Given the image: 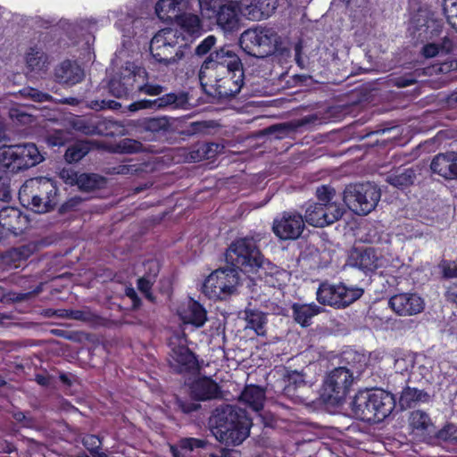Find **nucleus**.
<instances>
[{
  "instance_id": "412c9836",
  "label": "nucleus",
  "mask_w": 457,
  "mask_h": 457,
  "mask_svg": "<svg viewBox=\"0 0 457 457\" xmlns=\"http://www.w3.org/2000/svg\"><path fill=\"white\" fill-rule=\"evenodd\" d=\"M430 169L433 173L445 179H457V153L447 152L436 154L430 163Z\"/></svg>"
},
{
  "instance_id": "37998d69",
  "label": "nucleus",
  "mask_w": 457,
  "mask_h": 457,
  "mask_svg": "<svg viewBox=\"0 0 457 457\" xmlns=\"http://www.w3.org/2000/svg\"><path fill=\"white\" fill-rule=\"evenodd\" d=\"M28 256L29 251L26 248L12 249L3 255L2 265L7 270L19 268Z\"/></svg>"
},
{
  "instance_id": "e433bc0d",
  "label": "nucleus",
  "mask_w": 457,
  "mask_h": 457,
  "mask_svg": "<svg viewBox=\"0 0 457 457\" xmlns=\"http://www.w3.org/2000/svg\"><path fill=\"white\" fill-rule=\"evenodd\" d=\"M176 102V96L173 94H168L154 100H139L129 104V109L136 112L141 109H161Z\"/></svg>"
},
{
  "instance_id": "680f3d73",
  "label": "nucleus",
  "mask_w": 457,
  "mask_h": 457,
  "mask_svg": "<svg viewBox=\"0 0 457 457\" xmlns=\"http://www.w3.org/2000/svg\"><path fill=\"white\" fill-rule=\"evenodd\" d=\"M67 316L73 320H82V321H87V322L93 320V315L87 310H71L69 312V314Z\"/></svg>"
},
{
  "instance_id": "c756f323",
  "label": "nucleus",
  "mask_w": 457,
  "mask_h": 457,
  "mask_svg": "<svg viewBox=\"0 0 457 457\" xmlns=\"http://www.w3.org/2000/svg\"><path fill=\"white\" fill-rule=\"evenodd\" d=\"M245 320L247 328L253 329L258 336H266L268 319L263 312L247 309L245 311Z\"/></svg>"
},
{
  "instance_id": "9d476101",
  "label": "nucleus",
  "mask_w": 457,
  "mask_h": 457,
  "mask_svg": "<svg viewBox=\"0 0 457 457\" xmlns=\"http://www.w3.org/2000/svg\"><path fill=\"white\" fill-rule=\"evenodd\" d=\"M353 382V370L338 367L331 370L323 384L322 396L331 403H339L347 395Z\"/></svg>"
},
{
  "instance_id": "3c124183",
  "label": "nucleus",
  "mask_w": 457,
  "mask_h": 457,
  "mask_svg": "<svg viewBox=\"0 0 457 457\" xmlns=\"http://www.w3.org/2000/svg\"><path fill=\"white\" fill-rule=\"evenodd\" d=\"M73 128L86 135H96L101 134L102 130L99 125L96 124L90 120L83 118H75L72 120Z\"/></svg>"
},
{
  "instance_id": "a19ab883",
  "label": "nucleus",
  "mask_w": 457,
  "mask_h": 457,
  "mask_svg": "<svg viewBox=\"0 0 457 457\" xmlns=\"http://www.w3.org/2000/svg\"><path fill=\"white\" fill-rule=\"evenodd\" d=\"M182 0H159L155 5V12L161 20H169L179 16V5Z\"/></svg>"
},
{
  "instance_id": "bb28decb",
  "label": "nucleus",
  "mask_w": 457,
  "mask_h": 457,
  "mask_svg": "<svg viewBox=\"0 0 457 457\" xmlns=\"http://www.w3.org/2000/svg\"><path fill=\"white\" fill-rule=\"evenodd\" d=\"M439 23L430 18L428 13L421 12L418 15L416 20V32L417 38L420 41H425L433 38L437 36L440 29Z\"/></svg>"
},
{
  "instance_id": "423d86ee",
  "label": "nucleus",
  "mask_w": 457,
  "mask_h": 457,
  "mask_svg": "<svg viewBox=\"0 0 457 457\" xmlns=\"http://www.w3.org/2000/svg\"><path fill=\"white\" fill-rule=\"evenodd\" d=\"M226 260L245 272L263 270V257L252 238H240L233 242L227 250Z\"/></svg>"
},
{
  "instance_id": "58836bf2",
  "label": "nucleus",
  "mask_w": 457,
  "mask_h": 457,
  "mask_svg": "<svg viewBox=\"0 0 457 457\" xmlns=\"http://www.w3.org/2000/svg\"><path fill=\"white\" fill-rule=\"evenodd\" d=\"M205 442L196 438H184L177 445H170V452L173 457H187V453L195 448H203Z\"/></svg>"
},
{
  "instance_id": "393cba45",
  "label": "nucleus",
  "mask_w": 457,
  "mask_h": 457,
  "mask_svg": "<svg viewBox=\"0 0 457 457\" xmlns=\"http://www.w3.org/2000/svg\"><path fill=\"white\" fill-rule=\"evenodd\" d=\"M54 75L58 82L72 86L82 80L84 71L77 63L64 61L55 69Z\"/></svg>"
},
{
  "instance_id": "1a4fd4ad",
  "label": "nucleus",
  "mask_w": 457,
  "mask_h": 457,
  "mask_svg": "<svg viewBox=\"0 0 457 457\" xmlns=\"http://www.w3.org/2000/svg\"><path fill=\"white\" fill-rule=\"evenodd\" d=\"M238 283V272L235 268L218 269L205 279L203 293L210 299H223L235 291Z\"/></svg>"
},
{
  "instance_id": "6ab92c4d",
  "label": "nucleus",
  "mask_w": 457,
  "mask_h": 457,
  "mask_svg": "<svg viewBox=\"0 0 457 457\" xmlns=\"http://www.w3.org/2000/svg\"><path fill=\"white\" fill-rule=\"evenodd\" d=\"M169 362L179 373L194 370L197 365L195 354L184 345H176L173 341L170 342Z\"/></svg>"
},
{
  "instance_id": "6e6552de",
  "label": "nucleus",
  "mask_w": 457,
  "mask_h": 457,
  "mask_svg": "<svg viewBox=\"0 0 457 457\" xmlns=\"http://www.w3.org/2000/svg\"><path fill=\"white\" fill-rule=\"evenodd\" d=\"M381 194L380 190L370 182L349 185L343 194V200L347 207L359 215H367L377 206Z\"/></svg>"
},
{
  "instance_id": "4468645a",
  "label": "nucleus",
  "mask_w": 457,
  "mask_h": 457,
  "mask_svg": "<svg viewBox=\"0 0 457 457\" xmlns=\"http://www.w3.org/2000/svg\"><path fill=\"white\" fill-rule=\"evenodd\" d=\"M316 196L322 205L325 226L337 221L344 214V207L337 203L336 190L330 186H320L316 189Z\"/></svg>"
},
{
  "instance_id": "09e8293b",
  "label": "nucleus",
  "mask_w": 457,
  "mask_h": 457,
  "mask_svg": "<svg viewBox=\"0 0 457 457\" xmlns=\"http://www.w3.org/2000/svg\"><path fill=\"white\" fill-rule=\"evenodd\" d=\"M410 423L413 428L422 431L430 432V428H432V423L428 415L422 411H412L410 418Z\"/></svg>"
},
{
  "instance_id": "4be33fe9",
  "label": "nucleus",
  "mask_w": 457,
  "mask_h": 457,
  "mask_svg": "<svg viewBox=\"0 0 457 457\" xmlns=\"http://www.w3.org/2000/svg\"><path fill=\"white\" fill-rule=\"evenodd\" d=\"M178 312L184 323L194 325L196 328L204 326L207 320L206 311L193 299L185 302L179 307Z\"/></svg>"
},
{
  "instance_id": "4d7b16f0",
  "label": "nucleus",
  "mask_w": 457,
  "mask_h": 457,
  "mask_svg": "<svg viewBox=\"0 0 457 457\" xmlns=\"http://www.w3.org/2000/svg\"><path fill=\"white\" fill-rule=\"evenodd\" d=\"M169 127V120L165 117L150 118L144 122L145 129L151 132L166 131Z\"/></svg>"
},
{
  "instance_id": "ea45409f",
  "label": "nucleus",
  "mask_w": 457,
  "mask_h": 457,
  "mask_svg": "<svg viewBox=\"0 0 457 457\" xmlns=\"http://www.w3.org/2000/svg\"><path fill=\"white\" fill-rule=\"evenodd\" d=\"M428 397L424 391L408 386L402 392L399 403L403 409L411 408L415 403L426 401Z\"/></svg>"
},
{
  "instance_id": "6e6d98bb",
  "label": "nucleus",
  "mask_w": 457,
  "mask_h": 457,
  "mask_svg": "<svg viewBox=\"0 0 457 457\" xmlns=\"http://www.w3.org/2000/svg\"><path fill=\"white\" fill-rule=\"evenodd\" d=\"M431 378L430 367L421 362L420 359L417 358L415 368L411 371V381H420L422 379L429 380Z\"/></svg>"
},
{
  "instance_id": "2eb2a0df",
  "label": "nucleus",
  "mask_w": 457,
  "mask_h": 457,
  "mask_svg": "<svg viewBox=\"0 0 457 457\" xmlns=\"http://www.w3.org/2000/svg\"><path fill=\"white\" fill-rule=\"evenodd\" d=\"M388 259L374 248L355 250L350 257V264L364 271L387 267Z\"/></svg>"
},
{
  "instance_id": "f257e3e1",
  "label": "nucleus",
  "mask_w": 457,
  "mask_h": 457,
  "mask_svg": "<svg viewBox=\"0 0 457 457\" xmlns=\"http://www.w3.org/2000/svg\"><path fill=\"white\" fill-rule=\"evenodd\" d=\"M210 424L215 438L229 446L238 445L248 437L252 421L244 410L222 404L214 410Z\"/></svg>"
},
{
  "instance_id": "e2e57ef3",
  "label": "nucleus",
  "mask_w": 457,
  "mask_h": 457,
  "mask_svg": "<svg viewBox=\"0 0 457 457\" xmlns=\"http://www.w3.org/2000/svg\"><path fill=\"white\" fill-rule=\"evenodd\" d=\"M121 148L126 153H137L142 151L143 145L138 141L126 138L121 142Z\"/></svg>"
},
{
  "instance_id": "8fccbe9b",
  "label": "nucleus",
  "mask_w": 457,
  "mask_h": 457,
  "mask_svg": "<svg viewBox=\"0 0 457 457\" xmlns=\"http://www.w3.org/2000/svg\"><path fill=\"white\" fill-rule=\"evenodd\" d=\"M316 120H317L316 115H308V116H305L298 120L276 125L273 127V129L275 131H278L280 133L295 131V129H297L300 127L305 126L310 123H313Z\"/></svg>"
},
{
  "instance_id": "f03ea898",
  "label": "nucleus",
  "mask_w": 457,
  "mask_h": 457,
  "mask_svg": "<svg viewBox=\"0 0 457 457\" xmlns=\"http://www.w3.org/2000/svg\"><path fill=\"white\" fill-rule=\"evenodd\" d=\"M150 52L159 63L174 67L189 55L190 47L186 42V35L177 29L165 28L152 38Z\"/></svg>"
},
{
  "instance_id": "cd10ccee",
  "label": "nucleus",
  "mask_w": 457,
  "mask_h": 457,
  "mask_svg": "<svg viewBox=\"0 0 457 457\" xmlns=\"http://www.w3.org/2000/svg\"><path fill=\"white\" fill-rule=\"evenodd\" d=\"M240 401L254 411L262 409L265 401L264 390L257 386H247L240 395Z\"/></svg>"
},
{
  "instance_id": "72a5a7b5",
  "label": "nucleus",
  "mask_w": 457,
  "mask_h": 457,
  "mask_svg": "<svg viewBox=\"0 0 457 457\" xmlns=\"http://www.w3.org/2000/svg\"><path fill=\"white\" fill-rule=\"evenodd\" d=\"M177 26L187 35H199L202 30L201 20L196 14L182 13L176 16Z\"/></svg>"
},
{
  "instance_id": "49530a36",
  "label": "nucleus",
  "mask_w": 457,
  "mask_h": 457,
  "mask_svg": "<svg viewBox=\"0 0 457 457\" xmlns=\"http://www.w3.org/2000/svg\"><path fill=\"white\" fill-rule=\"evenodd\" d=\"M224 145L218 143H206L200 145L195 152L194 159H212L223 152Z\"/></svg>"
},
{
  "instance_id": "338daca9",
  "label": "nucleus",
  "mask_w": 457,
  "mask_h": 457,
  "mask_svg": "<svg viewBox=\"0 0 457 457\" xmlns=\"http://www.w3.org/2000/svg\"><path fill=\"white\" fill-rule=\"evenodd\" d=\"M440 53L439 45L435 43H429L423 46L422 54L426 58H432L436 56Z\"/></svg>"
},
{
  "instance_id": "2f4dec72",
  "label": "nucleus",
  "mask_w": 457,
  "mask_h": 457,
  "mask_svg": "<svg viewBox=\"0 0 457 457\" xmlns=\"http://www.w3.org/2000/svg\"><path fill=\"white\" fill-rule=\"evenodd\" d=\"M261 279L271 287H282L287 284L290 279V274L285 270H279L276 267H271L268 272L263 267L262 271H255Z\"/></svg>"
},
{
  "instance_id": "b1692460",
  "label": "nucleus",
  "mask_w": 457,
  "mask_h": 457,
  "mask_svg": "<svg viewBox=\"0 0 457 457\" xmlns=\"http://www.w3.org/2000/svg\"><path fill=\"white\" fill-rule=\"evenodd\" d=\"M27 223V219L20 210L6 206L0 210V235L4 232H12L17 234V231L22 229V226Z\"/></svg>"
},
{
  "instance_id": "0eeeda50",
  "label": "nucleus",
  "mask_w": 457,
  "mask_h": 457,
  "mask_svg": "<svg viewBox=\"0 0 457 457\" xmlns=\"http://www.w3.org/2000/svg\"><path fill=\"white\" fill-rule=\"evenodd\" d=\"M278 40V36L272 29L258 27L244 31L239 44L246 54L263 58L276 51Z\"/></svg>"
},
{
  "instance_id": "0e129e2a",
  "label": "nucleus",
  "mask_w": 457,
  "mask_h": 457,
  "mask_svg": "<svg viewBox=\"0 0 457 457\" xmlns=\"http://www.w3.org/2000/svg\"><path fill=\"white\" fill-rule=\"evenodd\" d=\"M441 267L445 278H457V261L445 262L442 263Z\"/></svg>"
},
{
  "instance_id": "dca6fc26",
  "label": "nucleus",
  "mask_w": 457,
  "mask_h": 457,
  "mask_svg": "<svg viewBox=\"0 0 457 457\" xmlns=\"http://www.w3.org/2000/svg\"><path fill=\"white\" fill-rule=\"evenodd\" d=\"M392 310L401 316H411L420 313L424 309L423 299L416 294L402 293L389 299Z\"/></svg>"
},
{
  "instance_id": "39448f33",
  "label": "nucleus",
  "mask_w": 457,
  "mask_h": 457,
  "mask_svg": "<svg viewBox=\"0 0 457 457\" xmlns=\"http://www.w3.org/2000/svg\"><path fill=\"white\" fill-rule=\"evenodd\" d=\"M238 69H243L241 59L231 46H224L212 52L204 60L198 77L199 80L202 79H216L219 76L229 74Z\"/></svg>"
},
{
  "instance_id": "a211bd4d",
  "label": "nucleus",
  "mask_w": 457,
  "mask_h": 457,
  "mask_svg": "<svg viewBox=\"0 0 457 457\" xmlns=\"http://www.w3.org/2000/svg\"><path fill=\"white\" fill-rule=\"evenodd\" d=\"M239 13L238 1H228L212 19H215L218 27L225 33H232L240 29Z\"/></svg>"
},
{
  "instance_id": "c03bdc74",
  "label": "nucleus",
  "mask_w": 457,
  "mask_h": 457,
  "mask_svg": "<svg viewBox=\"0 0 457 457\" xmlns=\"http://www.w3.org/2000/svg\"><path fill=\"white\" fill-rule=\"evenodd\" d=\"M438 443L445 444L447 447L454 450L457 446V426L448 424L436 434Z\"/></svg>"
},
{
  "instance_id": "69168bd1",
  "label": "nucleus",
  "mask_w": 457,
  "mask_h": 457,
  "mask_svg": "<svg viewBox=\"0 0 457 457\" xmlns=\"http://www.w3.org/2000/svg\"><path fill=\"white\" fill-rule=\"evenodd\" d=\"M138 90L149 96H159L162 93L163 87L157 84L146 83L138 87Z\"/></svg>"
},
{
  "instance_id": "9b49d317",
  "label": "nucleus",
  "mask_w": 457,
  "mask_h": 457,
  "mask_svg": "<svg viewBox=\"0 0 457 457\" xmlns=\"http://www.w3.org/2000/svg\"><path fill=\"white\" fill-rule=\"evenodd\" d=\"M363 295L360 287H347L344 284L331 285L323 283L317 291L320 303L337 308L345 307Z\"/></svg>"
},
{
  "instance_id": "5fc2aeb1",
  "label": "nucleus",
  "mask_w": 457,
  "mask_h": 457,
  "mask_svg": "<svg viewBox=\"0 0 457 457\" xmlns=\"http://www.w3.org/2000/svg\"><path fill=\"white\" fill-rule=\"evenodd\" d=\"M443 11L448 23L457 31V0H444Z\"/></svg>"
},
{
  "instance_id": "c85d7f7f",
  "label": "nucleus",
  "mask_w": 457,
  "mask_h": 457,
  "mask_svg": "<svg viewBox=\"0 0 457 457\" xmlns=\"http://www.w3.org/2000/svg\"><path fill=\"white\" fill-rule=\"evenodd\" d=\"M27 68L32 71H41L49 64L47 54L39 46H30L25 54Z\"/></svg>"
},
{
  "instance_id": "7c9ffc66",
  "label": "nucleus",
  "mask_w": 457,
  "mask_h": 457,
  "mask_svg": "<svg viewBox=\"0 0 457 457\" xmlns=\"http://www.w3.org/2000/svg\"><path fill=\"white\" fill-rule=\"evenodd\" d=\"M295 320L303 327L311 324V320L321 312V308L314 303H294L292 306Z\"/></svg>"
},
{
  "instance_id": "ddd939ff",
  "label": "nucleus",
  "mask_w": 457,
  "mask_h": 457,
  "mask_svg": "<svg viewBox=\"0 0 457 457\" xmlns=\"http://www.w3.org/2000/svg\"><path fill=\"white\" fill-rule=\"evenodd\" d=\"M303 217L295 212H284L274 220L272 229L274 234L282 240L298 238L304 229Z\"/></svg>"
},
{
  "instance_id": "de8ad7c7",
  "label": "nucleus",
  "mask_w": 457,
  "mask_h": 457,
  "mask_svg": "<svg viewBox=\"0 0 457 457\" xmlns=\"http://www.w3.org/2000/svg\"><path fill=\"white\" fill-rule=\"evenodd\" d=\"M103 179L96 174H79L76 185L80 190L90 191L100 187Z\"/></svg>"
},
{
  "instance_id": "052dcab7",
  "label": "nucleus",
  "mask_w": 457,
  "mask_h": 457,
  "mask_svg": "<svg viewBox=\"0 0 457 457\" xmlns=\"http://www.w3.org/2000/svg\"><path fill=\"white\" fill-rule=\"evenodd\" d=\"M79 174L71 168H63L59 172L60 179L67 185H76Z\"/></svg>"
},
{
  "instance_id": "13d9d810",
  "label": "nucleus",
  "mask_w": 457,
  "mask_h": 457,
  "mask_svg": "<svg viewBox=\"0 0 457 457\" xmlns=\"http://www.w3.org/2000/svg\"><path fill=\"white\" fill-rule=\"evenodd\" d=\"M21 95L34 102L43 103L52 100V96L33 87H27L21 91Z\"/></svg>"
},
{
  "instance_id": "4c0bfd02",
  "label": "nucleus",
  "mask_w": 457,
  "mask_h": 457,
  "mask_svg": "<svg viewBox=\"0 0 457 457\" xmlns=\"http://www.w3.org/2000/svg\"><path fill=\"white\" fill-rule=\"evenodd\" d=\"M320 201L308 204L304 212V221L318 228L325 227L324 213Z\"/></svg>"
},
{
  "instance_id": "a878e982",
  "label": "nucleus",
  "mask_w": 457,
  "mask_h": 457,
  "mask_svg": "<svg viewBox=\"0 0 457 457\" xmlns=\"http://www.w3.org/2000/svg\"><path fill=\"white\" fill-rule=\"evenodd\" d=\"M191 395L200 401L211 400L219 396V386L210 378L195 380L190 386Z\"/></svg>"
},
{
  "instance_id": "aec40b11",
  "label": "nucleus",
  "mask_w": 457,
  "mask_h": 457,
  "mask_svg": "<svg viewBox=\"0 0 457 457\" xmlns=\"http://www.w3.org/2000/svg\"><path fill=\"white\" fill-rule=\"evenodd\" d=\"M373 414L371 422H379L385 420L395 409V400L394 395L382 389L371 390Z\"/></svg>"
},
{
  "instance_id": "864d4df0",
  "label": "nucleus",
  "mask_w": 457,
  "mask_h": 457,
  "mask_svg": "<svg viewBox=\"0 0 457 457\" xmlns=\"http://www.w3.org/2000/svg\"><path fill=\"white\" fill-rule=\"evenodd\" d=\"M82 444L94 457H108L105 453L100 451L102 441L97 436H85L82 439Z\"/></svg>"
},
{
  "instance_id": "20e7f679",
  "label": "nucleus",
  "mask_w": 457,
  "mask_h": 457,
  "mask_svg": "<svg viewBox=\"0 0 457 457\" xmlns=\"http://www.w3.org/2000/svg\"><path fill=\"white\" fill-rule=\"evenodd\" d=\"M44 157L33 143L0 146V179L7 174L28 170L43 162Z\"/></svg>"
},
{
  "instance_id": "f3484780",
  "label": "nucleus",
  "mask_w": 457,
  "mask_h": 457,
  "mask_svg": "<svg viewBox=\"0 0 457 457\" xmlns=\"http://www.w3.org/2000/svg\"><path fill=\"white\" fill-rule=\"evenodd\" d=\"M238 3L240 14L252 21L266 19L277 8V0H238Z\"/></svg>"
},
{
  "instance_id": "a18cd8bd",
  "label": "nucleus",
  "mask_w": 457,
  "mask_h": 457,
  "mask_svg": "<svg viewBox=\"0 0 457 457\" xmlns=\"http://www.w3.org/2000/svg\"><path fill=\"white\" fill-rule=\"evenodd\" d=\"M90 150L88 142L79 141L69 146L65 152V160L68 162H76L81 160Z\"/></svg>"
},
{
  "instance_id": "5701e85b",
  "label": "nucleus",
  "mask_w": 457,
  "mask_h": 457,
  "mask_svg": "<svg viewBox=\"0 0 457 457\" xmlns=\"http://www.w3.org/2000/svg\"><path fill=\"white\" fill-rule=\"evenodd\" d=\"M350 406L352 413L356 419L371 422L373 414L371 390L357 393L352 400Z\"/></svg>"
},
{
  "instance_id": "7ed1b4c3",
  "label": "nucleus",
  "mask_w": 457,
  "mask_h": 457,
  "mask_svg": "<svg viewBox=\"0 0 457 457\" xmlns=\"http://www.w3.org/2000/svg\"><path fill=\"white\" fill-rule=\"evenodd\" d=\"M21 202L37 213L51 211L57 204V188L50 179L40 177L27 180L19 191Z\"/></svg>"
},
{
  "instance_id": "603ef678",
  "label": "nucleus",
  "mask_w": 457,
  "mask_h": 457,
  "mask_svg": "<svg viewBox=\"0 0 457 457\" xmlns=\"http://www.w3.org/2000/svg\"><path fill=\"white\" fill-rule=\"evenodd\" d=\"M203 17L212 19L215 13L226 4L225 0H198Z\"/></svg>"
},
{
  "instance_id": "bf43d9fd",
  "label": "nucleus",
  "mask_w": 457,
  "mask_h": 457,
  "mask_svg": "<svg viewBox=\"0 0 457 457\" xmlns=\"http://www.w3.org/2000/svg\"><path fill=\"white\" fill-rule=\"evenodd\" d=\"M216 41L217 39L214 36H208L196 46L195 54L199 56L206 54L214 46Z\"/></svg>"
},
{
  "instance_id": "473e14b6",
  "label": "nucleus",
  "mask_w": 457,
  "mask_h": 457,
  "mask_svg": "<svg viewBox=\"0 0 457 457\" xmlns=\"http://www.w3.org/2000/svg\"><path fill=\"white\" fill-rule=\"evenodd\" d=\"M417 363V355L411 352H396L394 360V369L396 373L408 376L410 378L411 371Z\"/></svg>"
},
{
  "instance_id": "79ce46f5",
  "label": "nucleus",
  "mask_w": 457,
  "mask_h": 457,
  "mask_svg": "<svg viewBox=\"0 0 457 457\" xmlns=\"http://www.w3.org/2000/svg\"><path fill=\"white\" fill-rule=\"evenodd\" d=\"M146 265L148 266V272L137 279V287L146 297H150V289L159 269L157 262L154 260L147 261Z\"/></svg>"
},
{
  "instance_id": "f8f14e48",
  "label": "nucleus",
  "mask_w": 457,
  "mask_h": 457,
  "mask_svg": "<svg viewBox=\"0 0 457 457\" xmlns=\"http://www.w3.org/2000/svg\"><path fill=\"white\" fill-rule=\"evenodd\" d=\"M244 70L238 69L229 74L219 76L211 81V79L200 80L203 88L210 95L220 98H228L238 94L244 85Z\"/></svg>"
},
{
  "instance_id": "c9c22d12",
  "label": "nucleus",
  "mask_w": 457,
  "mask_h": 457,
  "mask_svg": "<svg viewBox=\"0 0 457 457\" xmlns=\"http://www.w3.org/2000/svg\"><path fill=\"white\" fill-rule=\"evenodd\" d=\"M134 81L133 71L129 70V74L121 78H113L109 82L110 93L118 98L127 96L131 90Z\"/></svg>"
},
{
  "instance_id": "f704fd0d",
  "label": "nucleus",
  "mask_w": 457,
  "mask_h": 457,
  "mask_svg": "<svg viewBox=\"0 0 457 457\" xmlns=\"http://www.w3.org/2000/svg\"><path fill=\"white\" fill-rule=\"evenodd\" d=\"M416 179V170L413 168L398 169L387 176L386 181L398 188H403L413 184Z\"/></svg>"
},
{
  "instance_id": "774afa93",
  "label": "nucleus",
  "mask_w": 457,
  "mask_h": 457,
  "mask_svg": "<svg viewBox=\"0 0 457 457\" xmlns=\"http://www.w3.org/2000/svg\"><path fill=\"white\" fill-rule=\"evenodd\" d=\"M117 105H119V104L114 101H105V100L92 101L91 104H90L91 108L95 109V110H102V109H105V108L114 109V108H116Z\"/></svg>"
}]
</instances>
